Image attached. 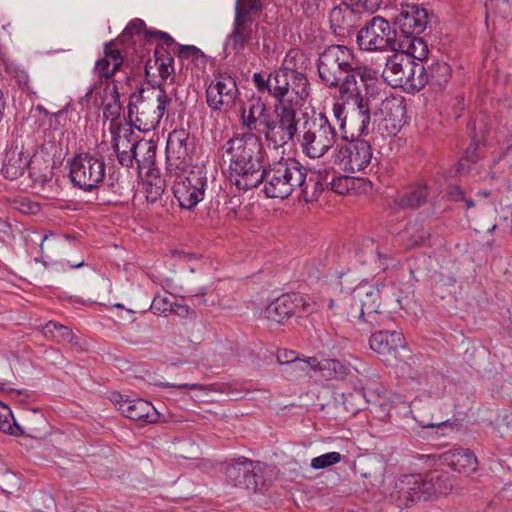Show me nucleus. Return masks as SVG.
<instances>
[{
	"mask_svg": "<svg viewBox=\"0 0 512 512\" xmlns=\"http://www.w3.org/2000/svg\"><path fill=\"white\" fill-rule=\"evenodd\" d=\"M223 155L229 162L231 180L242 190H249L261 183L264 146L255 133H245L231 138L224 146Z\"/></svg>",
	"mask_w": 512,
	"mask_h": 512,
	"instance_id": "f257e3e1",
	"label": "nucleus"
},
{
	"mask_svg": "<svg viewBox=\"0 0 512 512\" xmlns=\"http://www.w3.org/2000/svg\"><path fill=\"white\" fill-rule=\"evenodd\" d=\"M263 192L269 198H288L301 188L306 179V169L294 158H281L263 169Z\"/></svg>",
	"mask_w": 512,
	"mask_h": 512,
	"instance_id": "f03ea898",
	"label": "nucleus"
},
{
	"mask_svg": "<svg viewBox=\"0 0 512 512\" xmlns=\"http://www.w3.org/2000/svg\"><path fill=\"white\" fill-rule=\"evenodd\" d=\"M171 104V98L161 89H138L131 94L128 117L134 126L143 132L155 129Z\"/></svg>",
	"mask_w": 512,
	"mask_h": 512,
	"instance_id": "7ed1b4c3",
	"label": "nucleus"
},
{
	"mask_svg": "<svg viewBox=\"0 0 512 512\" xmlns=\"http://www.w3.org/2000/svg\"><path fill=\"white\" fill-rule=\"evenodd\" d=\"M397 488L407 502L430 500L449 494L453 489V476L444 471L402 475Z\"/></svg>",
	"mask_w": 512,
	"mask_h": 512,
	"instance_id": "20e7f679",
	"label": "nucleus"
},
{
	"mask_svg": "<svg viewBox=\"0 0 512 512\" xmlns=\"http://www.w3.org/2000/svg\"><path fill=\"white\" fill-rule=\"evenodd\" d=\"M270 95L274 107L299 108L309 96L307 77L296 70L280 68L270 73Z\"/></svg>",
	"mask_w": 512,
	"mask_h": 512,
	"instance_id": "39448f33",
	"label": "nucleus"
},
{
	"mask_svg": "<svg viewBox=\"0 0 512 512\" xmlns=\"http://www.w3.org/2000/svg\"><path fill=\"white\" fill-rule=\"evenodd\" d=\"M382 77L390 86L403 88L408 92L419 91L428 82L426 69L422 63L397 52L388 58Z\"/></svg>",
	"mask_w": 512,
	"mask_h": 512,
	"instance_id": "423d86ee",
	"label": "nucleus"
},
{
	"mask_svg": "<svg viewBox=\"0 0 512 512\" xmlns=\"http://www.w3.org/2000/svg\"><path fill=\"white\" fill-rule=\"evenodd\" d=\"M337 131L328 118L320 113L304 124L300 147L304 155L311 159L323 157L336 144Z\"/></svg>",
	"mask_w": 512,
	"mask_h": 512,
	"instance_id": "0eeeda50",
	"label": "nucleus"
},
{
	"mask_svg": "<svg viewBox=\"0 0 512 512\" xmlns=\"http://www.w3.org/2000/svg\"><path fill=\"white\" fill-rule=\"evenodd\" d=\"M358 67L352 50L343 45H332L325 49L317 65L321 81L329 87H337L344 74L348 75Z\"/></svg>",
	"mask_w": 512,
	"mask_h": 512,
	"instance_id": "6e6552de",
	"label": "nucleus"
},
{
	"mask_svg": "<svg viewBox=\"0 0 512 512\" xmlns=\"http://www.w3.org/2000/svg\"><path fill=\"white\" fill-rule=\"evenodd\" d=\"M380 299L379 285L362 282L351 293V308L348 315L371 326H379L384 318L379 311Z\"/></svg>",
	"mask_w": 512,
	"mask_h": 512,
	"instance_id": "1a4fd4ad",
	"label": "nucleus"
},
{
	"mask_svg": "<svg viewBox=\"0 0 512 512\" xmlns=\"http://www.w3.org/2000/svg\"><path fill=\"white\" fill-rule=\"evenodd\" d=\"M173 194L182 209H192L204 199L207 177L201 170H184L169 174Z\"/></svg>",
	"mask_w": 512,
	"mask_h": 512,
	"instance_id": "9d476101",
	"label": "nucleus"
},
{
	"mask_svg": "<svg viewBox=\"0 0 512 512\" xmlns=\"http://www.w3.org/2000/svg\"><path fill=\"white\" fill-rule=\"evenodd\" d=\"M106 164L104 160L89 154H78L69 161V177L74 186L92 191L104 181Z\"/></svg>",
	"mask_w": 512,
	"mask_h": 512,
	"instance_id": "9b49d317",
	"label": "nucleus"
},
{
	"mask_svg": "<svg viewBox=\"0 0 512 512\" xmlns=\"http://www.w3.org/2000/svg\"><path fill=\"white\" fill-rule=\"evenodd\" d=\"M297 108L274 107V116H270L260 134L268 145L283 147L293 140L298 130Z\"/></svg>",
	"mask_w": 512,
	"mask_h": 512,
	"instance_id": "f8f14e48",
	"label": "nucleus"
},
{
	"mask_svg": "<svg viewBox=\"0 0 512 512\" xmlns=\"http://www.w3.org/2000/svg\"><path fill=\"white\" fill-rule=\"evenodd\" d=\"M372 156V147L367 141H347L336 146L333 164L345 173L361 172L370 165Z\"/></svg>",
	"mask_w": 512,
	"mask_h": 512,
	"instance_id": "ddd939ff",
	"label": "nucleus"
},
{
	"mask_svg": "<svg viewBox=\"0 0 512 512\" xmlns=\"http://www.w3.org/2000/svg\"><path fill=\"white\" fill-rule=\"evenodd\" d=\"M396 41V33L390 23L380 16L373 17L357 35V43L365 51H394Z\"/></svg>",
	"mask_w": 512,
	"mask_h": 512,
	"instance_id": "4468645a",
	"label": "nucleus"
},
{
	"mask_svg": "<svg viewBox=\"0 0 512 512\" xmlns=\"http://www.w3.org/2000/svg\"><path fill=\"white\" fill-rule=\"evenodd\" d=\"M208 107L219 113L229 112L240 94L235 79L227 74L215 76L206 87Z\"/></svg>",
	"mask_w": 512,
	"mask_h": 512,
	"instance_id": "2eb2a0df",
	"label": "nucleus"
},
{
	"mask_svg": "<svg viewBox=\"0 0 512 512\" xmlns=\"http://www.w3.org/2000/svg\"><path fill=\"white\" fill-rule=\"evenodd\" d=\"M376 75L377 73L370 68H356L338 84V99L343 103L352 104L353 107L364 106L363 91L369 85V82L376 79Z\"/></svg>",
	"mask_w": 512,
	"mask_h": 512,
	"instance_id": "dca6fc26",
	"label": "nucleus"
},
{
	"mask_svg": "<svg viewBox=\"0 0 512 512\" xmlns=\"http://www.w3.org/2000/svg\"><path fill=\"white\" fill-rule=\"evenodd\" d=\"M369 345L383 362L393 366L400 361L399 350L406 348V341L400 331L380 330L370 336Z\"/></svg>",
	"mask_w": 512,
	"mask_h": 512,
	"instance_id": "f3484780",
	"label": "nucleus"
},
{
	"mask_svg": "<svg viewBox=\"0 0 512 512\" xmlns=\"http://www.w3.org/2000/svg\"><path fill=\"white\" fill-rule=\"evenodd\" d=\"M188 135L184 130H174L166 144L167 175L188 170L191 156L188 148Z\"/></svg>",
	"mask_w": 512,
	"mask_h": 512,
	"instance_id": "a211bd4d",
	"label": "nucleus"
},
{
	"mask_svg": "<svg viewBox=\"0 0 512 512\" xmlns=\"http://www.w3.org/2000/svg\"><path fill=\"white\" fill-rule=\"evenodd\" d=\"M113 401L121 414L133 421L156 423L160 417L152 403L142 398L130 399L117 394Z\"/></svg>",
	"mask_w": 512,
	"mask_h": 512,
	"instance_id": "6ab92c4d",
	"label": "nucleus"
},
{
	"mask_svg": "<svg viewBox=\"0 0 512 512\" xmlns=\"http://www.w3.org/2000/svg\"><path fill=\"white\" fill-rule=\"evenodd\" d=\"M112 144L122 166L130 167L134 163L135 151L138 141L133 137L130 127L117 125L111 126Z\"/></svg>",
	"mask_w": 512,
	"mask_h": 512,
	"instance_id": "aec40b11",
	"label": "nucleus"
},
{
	"mask_svg": "<svg viewBox=\"0 0 512 512\" xmlns=\"http://www.w3.org/2000/svg\"><path fill=\"white\" fill-rule=\"evenodd\" d=\"M370 124V113L367 105L353 107L348 112V117L341 123L342 138L346 141H360Z\"/></svg>",
	"mask_w": 512,
	"mask_h": 512,
	"instance_id": "412c9836",
	"label": "nucleus"
},
{
	"mask_svg": "<svg viewBox=\"0 0 512 512\" xmlns=\"http://www.w3.org/2000/svg\"><path fill=\"white\" fill-rule=\"evenodd\" d=\"M427 11L417 5L402 6L395 24L399 27L403 36L422 33L427 25Z\"/></svg>",
	"mask_w": 512,
	"mask_h": 512,
	"instance_id": "4be33fe9",
	"label": "nucleus"
},
{
	"mask_svg": "<svg viewBox=\"0 0 512 512\" xmlns=\"http://www.w3.org/2000/svg\"><path fill=\"white\" fill-rule=\"evenodd\" d=\"M240 115L243 126L250 131L258 133L263 130L271 114L267 110L266 104L260 97H251L244 102L240 109Z\"/></svg>",
	"mask_w": 512,
	"mask_h": 512,
	"instance_id": "5701e85b",
	"label": "nucleus"
},
{
	"mask_svg": "<svg viewBox=\"0 0 512 512\" xmlns=\"http://www.w3.org/2000/svg\"><path fill=\"white\" fill-rule=\"evenodd\" d=\"M123 64V56L117 48L116 41L105 45L104 56L95 63L94 72L103 81L110 79L120 70Z\"/></svg>",
	"mask_w": 512,
	"mask_h": 512,
	"instance_id": "b1692460",
	"label": "nucleus"
},
{
	"mask_svg": "<svg viewBox=\"0 0 512 512\" xmlns=\"http://www.w3.org/2000/svg\"><path fill=\"white\" fill-rule=\"evenodd\" d=\"M442 462L466 476L477 470L478 460L475 454L469 449L458 448L442 454Z\"/></svg>",
	"mask_w": 512,
	"mask_h": 512,
	"instance_id": "393cba45",
	"label": "nucleus"
},
{
	"mask_svg": "<svg viewBox=\"0 0 512 512\" xmlns=\"http://www.w3.org/2000/svg\"><path fill=\"white\" fill-rule=\"evenodd\" d=\"M28 165L29 155L23 149L10 147L6 150L1 171L5 178L14 180L23 175Z\"/></svg>",
	"mask_w": 512,
	"mask_h": 512,
	"instance_id": "a878e982",
	"label": "nucleus"
},
{
	"mask_svg": "<svg viewBox=\"0 0 512 512\" xmlns=\"http://www.w3.org/2000/svg\"><path fill=\"white\" fill-rule=\"evenodd\" d=\"M253 19L235 16L233 30L228 41L235 53H242L246 45L251 41L253 34Z\"/></svg>",
	"mask_w": 512,
	"mask_h": 512,
	"instance_id": "bb28decb",
	"label": "nucleus"
},
{
	"mask_svg": "<svg viewBox=\"0 0 512 512\" xmlns=\"http://www.w3.org/2000/svg\"><path fill=\"white\" fill-rule=\"evenodd\" d=\"M296 298L292 295L284 294L270 303L265 309L266 317L273 322L282 323L290 318L296 310Z\"/></svg>",
	"mask_w": 512,
	"mask_h": 512,
	"instance_id": "cd10ccee",
	"label": "nucleus"
},
{
	"mask_svg": "<svg viewBox=\"0 0 512 512\" xmlns=\"http://www.w3.org/2000/svg\"><path fill=\"white\" fill-rule=\"evenodd\" d=\"M394 51L398 54H406L411 60L420 62L426 59L429 53L426 42L416 35H406L403 39L397 40Z\"/></svg>",
	"mask_w": 512,
	"mask_h": 512,
	"instance_id": "c85d7f7f",
	"label": "nucleus"
},
{
	"mask_svg": "<svg viewBox=\"0 0 512 512\" xmlns=\"http://www.w3.org/2000/svg\"><path fill=\"white\" fill-rule=\"evenodd\" d=\"M428 197L427 187L423 184H414L399 192L395 202L402 208H418L423 205Z\"/></svg>",
	"mask_w": 512,
	"mask_h": 512,
	"instance_id": "c756f323",
	"label": "nucleus"
},
{
	"mask_svg": "<svg viewBox=\"0 0 512 512\" xmlns=\"http://www.w3.org/2000/svg\"><path fill=\"white\" fill-rule=\"evenodd\" d=\"M252 461L246 457H239L235 463L226 467L227 478L234 486L245 483L246 479L251 476Z\"/></svg>",
	"mask_w": 512,
	"mask_h": 512,
	"instance_id": "7c9ffc66",
	"label": "nucleus"
},
{
	"mask_svg": "<svg viewBox=\"0 0 512 512\" xmlns=\"http://www.w3.org/2000/svg\"><path fill=\"white\" fill-rule=\"evenodd\" d=\"M426 75L428 77L427 83L442 88L451 78V68L446 62H436L429 66Z\"/></svg>",
	"mask_w": 512,
	"mask_h": 512,
	"instance_id": "2f4dec72",
	"label": "nucleus"
},
{
	"mask_svg": "<svg viewBox=\"0 0 512 512\" xmlns=\"http://www.w3.org/2000/svg\"><path fill=\"white\" fill-rule=\"evenodd\" d=\"M135 151L134 161L139 167H150L154 164L156 156V146L152 141L141 140L138 141V146Z\"/></svg>",
	"mask_w": 512,
	"mask_h": 512,
	"instance_id": "473e14b6",
	"label": "nucleus"
},
{
	"mask_svg": "<svg viewBox=\"0 0 512 512\" xmlns=\"http://www.w3.org/2000/svg\"><path fill=\"white\" fill-rule=\"evenodd\" d=\"M43 333L46 337L60 343H71L74 336L72 330L55 321H49L43 327Z\"/></svg>",
	"mask_w": 512,
	"mask_h": 512,
	"instance_id": "72a5a7b5",
	"label": "nucleus"
},
{
	"mask_svg": "<svg viewBox=\"0 0 512 512\" xmlns=\"http://www.w3.org/2000/svg\"><path fill=\"white\" fill-rule=\"evenodd\" d=\"M103 106V115L107 120L114 122L119 118L122 111V104L120 102V94L116 84H113L110 98L103 101Z\"/></svg>",
	"mask_w": 512,
	"mask_h": 512,
	"instance_id": "f704fd0d",
	"label": "nucleus"
},
{
	"mask_svg": "<svg viewBox=\"0 0 512 512\" xmlns=\"http://www.w3.org/2000/svg\"><path fill=\"white\" fill-rule=\"evenodd\" d=\"M179 58L187 65L194 64L199 69H204L207 64V58L204 53L193 45L181 46L178 51Z\"/></svg>",
	"mask_w": 512,
	"mask_h": 512,
	"instance_id": "c9c22d12",
	"label": "nucleus"
},
{
	"mask_svg": "<svg viewBox=\"0 0 512 512\" xmlns=\"http://www.w3.org/2000/svg\"><path fill=\"white\" fill-rule=\"evenodd\" d=\"M352 11L353 10L349 6L348 2L344 6H338L333 8L330 12V21L332 27H334L335 30H347L351 26L349 19L352 16Z\"/></svg>",
	"mask_w": 512,
	"mask_h": 512,
	"instance_id": "e433bc0d",
	"label": "nucleus"
},
{
	"mask_svg": "<svg viewBox=\"0 0 512 512\" xmlns=\"http://www.w3.org/2000/svg\"><path fill=\"white\" fill-rule=\"evenodd\" d=\"M263 7V0H236L235 16L253 19Z\"/></svg>",
	"mask_w": 512,
	"mask_h": 512,
	"instance_id": "4c0bfd02",
	"label": "nucleus"
},
{
	"mask_svg": "<svg viewBox=\"0 0 512 512\" xmlns=\"http://www.w3.org/2000/svg\"><path fill=\"white\" fill-rule=\"evenodd\" d=\"M0 430L11 435H17L20 431L10 407L2 402H0Z\"/></svg>",
	"mask_w": 512,
	"mask_h": 512,
	"instance_id": "58836bf2",
	"label": "nucleus"
},
{
	"mask_svg": "<svg viewBox=\"0 0 512 512\" xmlns=\"http://www.w3.org/2000/svg\"><path fill=\"white\" fill-rule=\"evenodd\" d=\"M146 199L150 203L158 201L165 190V180L160 176H155L145 182Z\"/></svg>",
	"mask_w": 512,
	"mask_h": 512,
	"instance_id": "ea45409f",
	"label": "nucleus"
},
{
	"mask_svg": "<svg viewBox=\"0 0 512 512\" xmlns=\"http://www.w3.org/2000/svg\"><path fill=\"white\" fill-rule=\"evenodd\" d=\"M156 55V65L159 72L160 77L163 80H166L169 76H171L174 72L173 66V58L169 53H162L161 48L157 47L155 50Z\"/></svg>",
	"mask_w": 512,
	"mask_h": 512,
	"instance_id": "a19ab883",
	"label": "nucleus"
},
{
	"mask_svg": "<svg viewBox=\"0 0 512 512\" xmlns=\"http://www.w3.org/2000/svg\"><path fill=\"white\" fill-rule=\"evenodd\" d=\"M5 72L13 79H15L16 84L22 90H29V75L26 70L16 65L15 63L8 62L5 63Z\"/></svg>",
	"mask_w": 512,
	"mask_h": 512,
	"instance_id": "79ce46f5",
	"label": "nucleus"
},
{
	"mask_svg": "<svg viewBox=\"0 0 512 512\" xmlns=\"http://www.w3.org/2000/svg\"><path fill=\"white\" fill-rule=\"evenodd\" d=\"M321 372L326 378L343 376L345 374V366L336 359L322 360Z\"/></svg>",
	"mask_w": 512,
	"mask_h": 512,
	"instance_id": "37998d69",
	"label": "nucleus"
},
{
	"mask_svg": "<svg viewBox=\"0 0 512 512\" xmlns=\"http://www.w3.org/2000/svg\"><path fill=\"white\" fill-rule=\"evenodd\" d=\"M341 461V454L339 452H329L317 456L311 460V467L313 469H324L335 465Z\"/></svg>",
	"mask_w": 512,
	"mask_h": 512,
	"instance_id": "c03bdc74",
	"label": "nucleus"
},
{
	"mask_svg": "<svg viewBox=\"0 0 512 512\" xmlns=\"http://www.w3.org/2000/svg\"><path fill=\"white\" fill-rule=\"evenodd\" d=\"M145 22L141 19H133L129 22V24L126 26L122 34L115 40L116 43L118 42H124L128 38L133 37L135 35H140L145 32Z\"/></svg>",
	"mask_w": 512,
	"mask_h": 512,
	"instance_id": "a18cd8bd",
	"label": "nucleus"
},
{
	"mask_svg": "<svg viewBox=\"0 0 512 512\" xmlns=\"http://www.w3.org/2000/svg\"><path fill=\"white\" fill-rule=\"evenodd\" d=\"M353 11L374 13L381 6L382 0H346Z\"/></svg>",
	"mask_w": 512,
	"mask_h": 512,
	"instance_id": "49530a36",
	"label": "nucleus"
},
{
	"mask_svg": "<svg viewBox=\"0 0 512 512\" xmlns=\"http://www.w3.org/2000/svg\"><path fill=\"white\" fill-rule=\"evenodd\" d=\"M447 194L451 200L456 202H463L465 204L466 209H470L477 205V203L473 199L466 197L465 192L459 186H449Z\"/></svg>",
	"mask_w": 512,
	"mask_h": 512,
	"instance_id": "de8ad7c7",
	"label": "nucleus"
},
{
	"mask_svg": "<svg viewBox=\"0 0 512 512\" xmlns=\"http://www.w3.org/2000/svg\"><path fill=\"white\" fill-rule=\"evenodd\" d=\"M412 233H417V235H413V237L407 241V248L421 245L426 240V233L417 224L410 225L403 234V237H405L407 234Z\"/></svg>",
	"mask_w": 512,
	"mask_h": 512,
	"instance_id": "09e8293b",
	"label": "nucleus"
},
{
	"mask_svg": "<svg viewBox=\"0 0 512 512\" xmlns=\"http://www.w3.org/2000/svg\"><path fill=\"white\" fill-rule=\"evenodd\" d=\"M354 183V179L348 176H339L334 178L330 185L331 189L340 195H344L349 193L352 184Z\"/></svg>",
	"mask_w": 512,
	"mask_h": 512,
	"instance_id": "8fccbe9b",
	"label": "nucleus"
},
{
	"mask_svg": "<svg viewBox=\"0 0 512 512\" xmlns=\"http://www.w3.org/2000/svg\"><path fill=\"white\" fill-rule=\"evenodd\" d=\"M172 307L173 302L170 301L169 297L163 295H156L151 304V309L159 314L170 312Z\"/></svg>",
	"mask_w": 512,
	"mask_h": 512,
	"instance_id": "3c124183",
	"label": "nucleus"
},
{
	"mask_svg": "<svg viewBox=\"0 0 512 512\" xmlns=\"http://www.w3.org/2000/svg\"><path fill=\"white\" fill-rule=\"evenodd\" d=\"M322 361H318L315 357H309L305 360H299L295 363V370L308 373L310 370L321 371Z\"/></svg>",
	"mask_w": 512,
	"mask_h": 512,
	"instance_id": "603ef678",
	"label": "nucleus"
},
{
	"mask_svg": "<svg viewBox=\"0 0 512 512\" xmlns=\"http://www.w3.org/2000/svg\"><path fill=\"white\" fill-rule=\"evenodd\" d=\"M165 386L167 387H174V388H179V389H182V388H189V389H193V390H210V391H215V392H227V390L225 389H218L216 388V384H213V385H210V386H205V385H202V384H198V383H193V384H188V383H184V384H169V383H166Z\"/></svg>",
	"mask_w": 512,
	"mask_h": 512,
	"instance_id": "864d4df0",
	"label": "nucleus"
},
{
	"mask_svg": "<svg viewBox=\"0 0 512 512\" xmlns=\"http://www.w3.org/2000/svg\"><path fill=\"white\" fill-rule=\"evenodd\" d=\"M252 81L259 92L270 94V74L265 78L261 73H254Z\"/></svg>",
	"mask_w": 512,
	"mask_h": 512,
	"instance_id": "5fc2aeb1",
	"label": "nucleus"
},
{
	"mask_svg": "<svg viewBox=\"0 0 512 512\" xmlns=\"http://www.w3.org/2000/svg\"><path fill=\"white\" fill-rule=\"evenodd\" d=\"M345 104L346 103H343L342 101H337L333 104L332 108L333 116L338 121L340 127L343 119L348 117V112H345Z\"/></svg>",
	"mask_w": 512,
	"mask_h": 512,
	"instance_id": "6e6d98bb",
	"label": "nucleus"
},
{
	"mask_svg": "<svg viewBox=\"0 0 512 512\" xmlns=\"http://www.w3.org/2000/svg\"><path fill=\"white\" fill-rule=\"evenodd\" d=\"M151 38H157L159 39L163 45H165L167 48H170L172 45L175 44L174 39L167 33L162 31H153L148 33Z\"/></svg>",
	"mask_w": 512,
	"mask_h": 512,
	"instance_id": "4d7b16f0",
	"label": "nucleus"
},
{
	"mask_svg": "<svg viewBox=\"0 0 512 512\" xmlns=\"http://www.w3.org/2000/svg\"><path fill=\"white\" fill-rule=\"evenodd\" d=\"M170 312H173L182 317L194 315V311L189 306L176 302L173 303V307Z\"/></svg>",
	"mask_w": 512,
	"mask_h": 512,
	"instance_id": "13d9d810",
	"label": "nucleus"
},
{
	"mask_svg": "<svg viewBox=\"0 0 512 512\" xmlns=\"http://www.w3.org/2000/svg\"><path fill=\"white\" fill-rule=\"evenodd\" d=\"M499 221L512 227V204H509L506 206V208L501 209L499 213Z\"/></svg>",
	"mask_w": 512,
	"mask_h": 512,
	"instance_id": "bf43d9fd",
	"label": "nucleus"
},
{
	"mask_svg": "<svg viewBox=\"0 0 512 512\" xmlns=\"http://www.w3.org/2000/svg\"><path fill=\"white\" fill-rule=\"evenodd\" d=\"M9 229H10V225L7 222L0 221V234L1 233L6 234Z\"/></svg>",
	"mask_w": 512,
	"mask_h": 512,
	"instance_id": "052dcab7",
	"label": "nucleus"
},
{
	"mask_svg": "<svg viewBox=\"0 0 512 512\" xmlns=\"http://www.w3.org/2000/svg\"><path fill=\"white\" fill-rule=\"evenodd\" d=\"M293 355H294V352H290L289 354H287V352L285 351V362L286 363L293 362L295 364L296 361H298V359L293 358L292 357Z\"/></svg>",
	"mask_w": 512,
	"mask_h": 512,
	"instance_id": "680f3d73",
	"label": "nucleus"
},
{
	"mask_svg": "<svg viewBox=\"0 0 512 512\" xmlns=\"http://www.w3.org/2000/svg\"><path fill=\"white\" fill-rule=\"evenodd\" d=\"M420 425L423 427V428H432V427H436V426H439L440 423H433V422H429V423H425V422H421Z\"/></svg>",
	"mask_w": 512,
	"mask_h": 512,
	"instance_id": "e2e57ef3",
	"label": "nucleus"
},
{
	"mask_svg": "<svg viewBox=\"0 0 512 512\" xmlns=\"http://www.w3.org/2000/svg\"><path fill=\"white\" fill-rule=\"evenodd\" d=\"M477 197L488 198V197H490V192L487 190L480 191L477 193Z\"/></svg>",
	"mask_w": 512,
	"mask_h": 512,
	"instance_id": "0e129e2a",
	"label": "nucleus"
},
{
	"mask_svg": "<svg viewBox=\"0 0 512 512\" xmlns=\"http://www.w3.org/2000/svg\"><path fill=\"white\" fill-rule=\"evenodd\" d=\"M333 307H334V301L330 300L329 303H328V308L329 309H333Z\"/></svg>",
	"mask_w": 512,
	"mask_h": 512,
	"instance_id": "69168bd1",
	"label": "nucleus"
},
{
	"mask_svg": "<svg viewBox=\"0 0 512 512\" xmlns=\"http://www.w3.org/2000/svg\"><path fill=\"white\" fill-rule=\"evenodd\" d=\"M397 110L403 113L404 107H402L401 105H397Z\"/></svg>",
	"mask_w": 512,
	"mask_h": 512,
	"instance_id": "338daca9",
	"label": "nucleus"
},
{
	"mask_svg": "<svg viewBox=\"0 0 512 512\" xmlns=\"http://www.w3.org/2000/svg\"><path fill=\"white\" fill-rule=\"evenodd\" d=\"M390 104H391V101H389V102H384V103H383V105H384V107H385V108H387Z\"/></svg>",
	"mask_w": 512,
	"mask_h": 512,
	"instance_id": "774afa93",
	"label": "nucleus"
}]
</instances>
